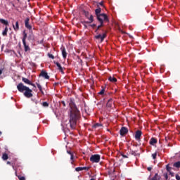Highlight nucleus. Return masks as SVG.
Returning a JSON list of instances; mask_svg holds the SVG:
<instances>
[{
    "instance_id": "51",
    "label": "nucleus",
    "mask_w": 180,
    "mask_h": 180,
    "mask_svg": "<svg viewBox=\"0 0 180 180\" xmlns=\"http://www.w3.org/2000/svg\"><path fill=\"white\" fill-rule=\"evenodd\" d=\"M16 174H17V172H16V170H15V175H16Z\"/></svg>"
},
{
    "instance_id": "18",
    "label": "nucleus",
    "mask_w": 180,
    "mask_h": 180,
    "mask_svg": "<svg viewBox=\"0 0 180 180\" xmlns=\"http://www.w3.org/2000/svg\"><path fill=\"white\" fill-rule=\"evenodd\" d=\"M0 23H2L3 25H6V26H8V25H9V23L8 22V20H6L2 18H0Z\"/></svg>"
},
{
    "instance_id": "11",
    "label": "nucleus",
    "mask_w": 180,
    "mask_h": 180,
    "mask_svg": "<svg viewBox=\"0 0 180 180\" xmlns=\"http://www.w3.org/2000/svg\"><path fill=\"white\" fill-rule=\"evenodd\" d=\"M141 137V131H137L135 134V139L136 140H140V138Z\"/></svg>"
},
{
    "instance_id": "21",
    "label": "nucleus",
    "mask_w": 180,
    "mask_h": 180,
    "mask_svg": "<svg viewBox=\"0 0 180 180\" xmlns=\"http://www.w3.org/2000/svg\"><path fill=\"white\" fill-rule=\"evenodd\" d=\"M27 37V34H26V32H24L23 33V37H22V43L26 42V39Z\"/></svg>"
},
{
    "instance_id": "29",
    "label": "nucleus",
    "mask_w": 180,
    "mask_h": 180,
    "mask_svg": "<svg viewBox=\"0 0 180 180\" xmlns=\"http://www.w3.org/2000/svg\"><path fill=\"white\" fill-rule=\"evenodd\" d=\"M48 57L52 60H54V56L51 53H48Z\"/></svg>"
},
{
    "instance_id": "39",
    "label": "nucleus",
    "mask_w": 180,
    "mask_h": 180,
    "mask_svg": "<svg viewBox=\"0 0 180 180\" xmlns=\"http://www.w3.org/2000/svg\"><path fill=\"white\" fill-rule=\"evenodd\" d=\"M102 26H103V23H101V25L98 26V29H99L100 27H102Z\"/></svg>"
},
{
    "instance_id": "14",
    "label": "nucleus",
    "mask_w": 180,
    "mask_h": 180,
    "mask_svg": "<svg viewBox=\"0 0 180 180\" xmlns=\"http://www.w3.org/2000/svg\"><path fill=\"white\" fill-rule=\"evenodd\" d=\"M62 56L63 58H67V51H65V48H62Z\"/></svg>"
},
{
    "instance_id": "24",
    "label": "nucleus",
    "mask_w": 180,
    "mask_h": 180,
    "mask_svg": "<svg viewBox=\"0 0 180 180\" xmlns=\"http://www.w3.org/2000/svg\"><path fill=\"white\" fill-rule=\"evenodd\" d=\"M16 176H18L19 180H26V178L25 176H22V175H18V174H16Z\"/></svg>"
},
{
    "instance_id": "48",
    "label": "nucleus",
    "mask_w": 180,
    "mask_h": 180,
    "mask_svg": "<svg viewBox=\"0 0 180 180\" xmlns=\"http://www.w3.org/2000/svg\"><path fill=\"white\" fill-rule=\"evenodd\" d=\"M63 106H65V103L64 101H63Z\"/></svg>"
},
{
    "instance_id": "41",
    "label": "nucleus",
    "mask_w": 180,
    "mask_h": 180,
    "mask_svg": "<svg viewBox=\"0 0 180 180\" xmlns=\"http://www.w3.org/2000/svg\"><path fill=\"white\" fill-rule=\"evenodd\" d=\"M169 172V174H170L171 176H174V173H173V172Z\"/></svg>"
},
{
    "instance_id": "17",
    "label": "nucleus",
    "mask_w": 180,
    "mask_h": 180,
    "mask_svg": "<svg viewBox=\"0 0 180 180\" xmlns=\"http://www.w3.org/2000/svg\"><path fill=\"white\" fill-rule=\"evenodd\" d=\"M108 79L110 81V82H117V79L113 76H110L108 77Z\"/></svg>"
},
{
    "instance_id": "43",
    "label": "nucleus",
    "mask_w": 180,
    "mask_h": 180,
    "mask_svg": "<svg viewBox=\"0 0 180 180\" xmlns=\"http://www.w3.org/2000/svg\"><path fill=\"white\" fill-rule=\"evenodd\" d=\"M98 5H101V6H103V2H100V3L98 4Z\"/></svg>"
},
{
    "instance_id": "8",
    "label": "nucleus",
    "mask_w": 180,
    "mask_h": 180,
    "mask_svg": "<svg viewBox=\"0 0 180 180\" xmlns=\"http://www.w3.org/2000/svg\"><path fill=\"white\" fill-rule=\"evenodd\" d=\"M127 131H129L127 130V128L126 127H122L120 131V135L121 136H124V134H127Z\"/></svg>"
},
{
    "instance_id": "31",
    "label": "nucleus",
    "mask_w": 180,
    "mask_h": 180,
    "mask_svg": "<svg viewBox=\"0 0 180 180\" xmlns=\"http://www.w3.org/2000/svg\"><path fill=\"white\" fill-rule=\"evenodd\" d=\"M84 14L85 15L86 18L89 16V13L88 11H84Z\"/></svg>"
},
{
    "instance_id": "5",
    "label": "nucleus",
    "mask_w": 180,
    "mask_h": 180,
    "mask_svg": "<svg viewBox=\"0 0 180 180\" xmlns=\"http://www.w3.org/2000/svg\"><path fill=\"white\" fill-rule=\"evenodd\" d=\"M95 37L97 40H100V43H102V41H103V40L105 39V37H106V33L96 35Z\"/></svg>"
},
{
    "instance_id": "13",
    "label": "nucleus",
    "mask_w": 180,
    "mask_h": 180,
    "mask_svg": "<svg viewBox=\"0 0 180 180\" xmlns=\"http://www.w3.org/2000/svg\"><path fill=\"white\" fill-rule=\"evenodd\" d=\"M13 27L15 32H18L19 30V22H15V25H13Z\"/></svg>"
},
{
    "instance_id": "47",
    "label": "nucleus",
    "mask_w": 180,
    "mask_h": 180,
    "mask_svg": "<svg viewBox=\"0 0 180 180\" xmlns=\"http://www.w3.org/2000/svg\"><path fill=\"white\" fill-rule=\"evenodd\" d=\"M2 75V70H0V75Z\"/></svg>"
},
{
    "instance_id": "16",
    "label": "nucleus",
    "mask_w": 180,
    "mask_h": 180,
    "mask_svg": "<svg viewBox=\"0 0 180 180\" xmlns=\"http://www.w3.org/2000/svg\"><path fill=\"white\" fill-rule=\"evenodd\" d=\"M150 144L151 146H154V144H157V139H155V138H151L150 141Z\"/></svg>"
},
{
    "instance_id": "1",
    "label": "nucleus",
    "mask_w": 180,
    "mask_h": 180,
    "mask_svg": "<svg viewBox=\"0 0 180 180\" xmlns=\"http://www.w3.org/2000/svg\"><path fill=\"white\" fill-rule=\"evenodd\" d=\"M78 119H79V110H78L77 107H74L70 111V124L71 129H75Z\"/></svg>"
},
{
    "instance_id": "19",
    "label": "nucleus",
    "mask_w": 180,
    "mask_h": 180,
    "mask_svg": "<svg viewBox=\"0 0 180 180\" xmlns=\"http://www.w3.org/2000/svg\"><path fill=\"white\" fill-rule=\"evenodd\" d=\"M68 154H70V160H71V164L74 162V154L70 151H68Z\"/></svg>"
},
{
    "instance_id": "3",
    "label": "nucleus",
    "mask_w": 180,
    "mask_h": 180,
    "mask_svg": "<svg viewBox=\"0 0 180 180\" xmlns=\"http://www.w3.org/2000/svg\"><path fill=\"white\" fill-rule=\"evenodd\" d=\"M97 19L101 24L103 23V22H109V18H108V15L105 13H101L100 15H98Z\"/></svg>"
},
{
    "instance_id": "25",
    "label": "nucleus",
    "mask_w": 180,
    "mask_h": 180,
    "mask_svg": "<svg viewBox=\"0 0 180 180\" xmlns=\"http://www.w3.org/2000/svg\"><path fill=\"white\" fill-rule=\"evenodd\" d=\"M87 18L90 20V23H92L94 22V15H90V16L87 17Z\"/></svg>"
},
{
    "instance_id": "33",
    "label": "nucleus",
    "mask_w": 180,
    "mask_h": 180,
    "mask_svg": "<svg viewBox=\"0 0 180 180\" xmlns=\"http://www.w3.org/2000/svg\"><path fill=\"white\" fill-rule=\"evenodd\" d=\"M152 157H153V160H155V158L157 157V153L152 154Z\"/></svg>"
},
{
    "instance_id": "2",
    "label": "nucleus",
    "mask_w": 180,
    "mask_h": 180,
    "mask_svg": "<svg viewBox=\"0 0 180 180\" xmlns=\"http://www.w3.org/2000/svg\"><path fill=\"white\" fill-rule=\"evenodd\" d=\"M17 89L19 91V92H24V96L26 98H32V96H33V94H32V89L23 85V83H19L17 85Z\"/></svg>"
},
{
    "instance_id": "46",
    "label": "nucleus",
    "mask_w": 180,
    "mask_h": 180,
    "mask_svg": "<svg viewBox=\"0 0 180 180\" xmlns=\"http://www.w3.org/2000/svg\"><path fill=\"white\" fill-rule=\"evenodd\" d=\"M131 154H132L133 155H136V152H132Z\"/></svg>"
},
{
    "instance_id": "45",
    "label": "nucleus",
    "mask_w": 180,
    "mask_h": 180,
    "mask_svg": "<svg viewBox=\"0 0 180 180\" xmlns=\"http://www.w3.org/2000/svg\"><path fill=\"white\" fill-rule=\"evenodd\" d=\"M7 164H8V165H11V164H12V163L11 162L8 161Z\"/></svg>"
},
{
    "instance_id": "20",
    "label": "nucleus",
    "mask_w": 180,
    "mask_h": 180,
    "mask_svg": "<svg viewBox=\"0 0 180 180\" xmlns=\"http://www.w3.org/2000/svg\"><path fill=\"white\" fill-rule=\"evenodd\" d=\"M101 11L102 10L101 9V8L96 9L95 13L96 15V18L101 15Z\"/></svg>"
},
{
    "instance_id": "30",
    "label": "nucleus",
    "mask_w": 180,
    "mask_h": 180,
    "mask_svg": "<svg viewBox=\"0 0 180 180\" xmlns=\"http://www.w3.org/2000/svg\"><path fill=\"white\" fill-rule=\"evenodd\" d=\"M42 106H44V108H48V106H49V103H47V102H44V103H42Z\"/></svg>"
},
{
    "instance_id": "4",
    "label": "nucleus",
    "mask_w": 180,
    "mask_h": 180,
    "mask_svg": "<svg viewBox=\"0 0 180 180\" xmlns=\"http://www.w3.org/2000/svg\"><path fill=\"white\" fill-rule=\"evenodd\" d=\"M90 161L91 162L98 163L101 161V155H92L90 158Z\"/></svg>"
},
{
    "instance_id": "10",
    "label": "nucleus",
    "mask_w": 180,
    "mask_h": 180,
    "mask_svg": "<svg viewBox=\"0 0 180 180\" xmlns=\"http://www.w3.org/2000/svg\"><path fill=\"white\" fill-rule=\"evenodd\" d=\"M30 20V19H29V18H27L25 20V27H27V29H32V26L30 25H29V21Z\"/></svg>"
},
{
    "instance_id": "36",
    "label": "nucleus",
    "mask_w": 180,
    "mask_h": 180,
    "mask_svg": "<svg viewBox=\"0 0 180 180\" xmlns=\"http://www.w3.org/2000/svg\"><path fill=\"white\" fill-rule=\"evenodd\" d=\"M164 176H165L166 180H168V174L164 173Z\"/></svg>"
},
{
    "instance_id": "26",
    "label": "nucleus",
    "mask_w": 180,
    "mask_h": 180,
    "mask_svg": "<svg viewBox=\"0 0 180 180\" xmlns=\"http://www.w3.org/2000/svg\"><path fill=\"white\" fill-rule=\"evenodd\" d=\"M36 84H37V88L39 89L40 92H41V94H43L41 85H40L39 83H36Z\"/></svg>"
},
{
    "instance_id": "27",
    "label": "nucleus",
    "mask_w": 180,
    "mask_h": 180,
    "mask_svg": "<svg viewBox=\"0 0 180 180\" xmlns=\"http://www.w3.org/2000/svg\"><path fill=\"white\" fill-rule=\"evenodd\" d=\"M174 167H175L176 168H180V161L175 162L174 164Z\"/></svg>"
},
{
    "instance_id": "12",
    "label": "nucleus",
    "mask_w": 180,
    "mask_h": 180,
    "mask_svg": "<svg viewBox=\"0 0 180 180\" xmlns=\"http://www.w3.org/2000/svg\"><path fill=\"white\" fill-rule=\"evenodd\" d=\"M112 106H113V100H112V98H110L107 103V108H112Z\"/></svg>"
},
{
    "instance_id": "7",
    "label": "nucleus",
    "mask_w": 180,
    "mask_h": 180,
    "mask_svg": "<svg viewBox=\"0 0 180 180\" xmlns=\"http://www.w3.org/2000/svg\"><path fill=\"white\" fill-rule=\"evenodd\" d=\"M40 77H43V78H45V79H49L50 78V76L47 74L46 71L42 70L40 73Z\"/></svg>"
},
{
    "instance_id": "9",
    "label": "nucleus",
    "mask_w": 180,
    "mask_h": 180,
    "mask_svg": "<svg viewBox=\"0 0 180 180\" xmlns=\"http://www.w3.org/2000/svg\"><path fill=\"white\" fill-rule=\"evenodd\" d=\"M55 64L56 65V67H58V70H59L62 74H64V70L63 69V67H61V64L58 62H56Z\"/></svg>"
},
{
    "instance_id": "49",
    "label": "nucleus",
    "mask_w": 180,
    "mask_h": 180,
    "mask_svg": "<svg viewBox=\"0 0 180 180\" xmlns=\"http://www.w3.org/2000/svg\"><path fill=\"white\" fill-rule=\"evenodd\" d=\"M1 134H2V132L0 131V136H1Z\"/></svg>"
},
{
    "instance_id": "37",
    "label": "nucleus",
    "mask_w": 180,
    "mask_h": 180,
    "mask_svg": "<svg viewBox=\"0 0 180 180\" xmlns=\"http://www.w3.org/2000/svg\"><path fill=\"white\" fill-rule=\"evenodd\" d=\"M104 92H105L104 90H101L99 94L100 95H103Z\"/></svg>"
},
{
    "instance_id": "28",
    "label": "nucleus",
    "mask_w": 180,
    "mask_h": 180,
    "mask_svg": "<svg viewBox=\"0 0 180 180\" xmlns=\"http://www.w3.org/2000/svg\"><path fill=\"white\" fill-rule=\"evenodd\" d=\"M94 127L95 129L98 128V127H102V124H99V123H96L94 125Z\"/></svg>"
},
{
    "instance_id": "50",
    "label": "nucleus",
    "mask_w": 180,
    "mask_h": 180,
    "mask_svg": "<svg viewBox=\"0 0 180 180\" xmlns=\"http://www.w3.org/2000/svg\"><path fill=\"white\" fill-rule=\"evenodd\" d=\"M90 180H95L94 179H90Z\"/></svg>"
},
{
    "instance_id": "38",
    "label": "nucleus",
    "mask_w": 180,
    "mask_h": 180,
    "mask_svg": "<svg viewBox=\"0 0 180 180\" xmlns=\"http://www.w3.org/2000/svg\"><path fill=\"white\" fill-rule=\"evenodd\" d=\"M176 179L180 180V176L178 174L176 175Z\"/></svg>"
},
{
    "instance_id": "22",
    "label": "nucleus",
    "mask_w": 180,
    "mask_h": 180,
    "mask_svg": "<svg viewBox=\"0 0 180 180\" xmlns=\"http://www.w3.org/2000/svg\"><path fill=\"white\" fill-rule=\"evenodd\" d=\"M8 154L4 153L2 155V160H4V161H6V160H8Z\"/></svg>"
},
{
    "instance_id": "40",
    "label": "nucleus",
    "mask_w": 180,
    "mask_h": 180,
    "mask_svg": "<svg viewBox=\"0 0 180 180\" xmlns=\"http://www.w3.org/2000/svg\"><path fill=\"white\" fill-rule=\"evenodd\" d=\"M122 156L123 157V158H127V155L122 154Z\"/></svg>"
},
{
    "instance_id": "34",
    "label": "nucleus",
    "mask_w": 180,
    "mask_h": 180,
    "mask_svg": "<svg viewBox=\"0 0 180 180\" xmlns=\"http://www.w3.org/2000/svg\"><path fill=\"white\" fill-rule=\"evenodd\" d=\"M166 169L168 172H171V167H169V166L167 165Z\"/></svg>"
},
{
    "instance_id": "42",
    "label": "nucleus",
    "mask_w": 180,
    "mask_h": 180,
    "mask_svg": "<svg viewBox=\"0 0 180 180\" xmlns=\"http://www.w3.org/2000/svg\"><path fill=\"white\" fill-rule=\"evenodd\" d=\"M13 168L15 169V171H16V169H15V165H13V163L11 164Z\"/></svg>"
},
{
    "instance_id": "15",
    "label": "nucleus",
    "mask_w": 180,
    "mask_h": 180,
    "mask_svg": "<svg viewBox=\"0 0 180 180\" xmlns=\"http://www.w3.org/2000/svg\"><path fill=\"white\" fill-rule=\"evenodd\" d=\"M22 43L25 48V51H30V47H29V45L26 44V42Z\"/></svg>"
},
{
    "instance_id": "44",
    "label": "nucleus",
    "mask_w": 180,
    "mask_h": 180,
    "mask_svg": "<svg viewBox=\"0 0 180 180\" xmlns=\"http://www.w3.org/2000/svg\"><path fill=\"white\" fill-rule=\"evenodd\" d=\"M151 169H153L152 167H148V171H151Z\"/></svg>"
},
{
    "instance_id": "23",
    "label": "nucleus",
    "mask_w": 180,
    "mask_h": 180,
    "mask_svg": "<svg viewBox=\"0 0 180 180\" xmlns=\"http://www.w3.org/2000/svg\"><path fill=\"white\" fill-rule=\"evenodd\" d=\"M3 36H6L8 34V27H5V30L2 32Z\"/></svg>"
},
{
    "instance_id": "6",
    "label": "nucleus",
    "mask_w": 180,
    "mask_h": 180,
    "mask_svg": "<svg viewBox=\"0 0 180 180\" xmlns=\"http://www.w3.org/2000/svg\"><path fill=\"white\" fill-rule=\"evenodd\" d=\"M22 81H23L25 82V84H27V85H31L32 86H34V88H36V85L33 83H32V82H30V80H29V79L25 78V77H22Z\"/></svg>"
},
{
    "instance_id": "32",
    "label": "nucleus",
    "mask_w": 180,
    "mask_h": 180,
    "mask_svg": "<svg viewBox=\"0 0 180 180\" xmlns=\"http://www.w3.org/2000/svg\"><path fill=\"white\" fill-rule=\"evenodd\" d=\"M75 171H77V172H79V171H83V170H82V167H77V168L75 169Z\"/></svg>"
},
{
    "instance_id": "35",
    "label": "nucleus",
    "mask_w": 180,
    "mask_h": 180,
    "mask_svg": "<svg viewBox=\"0 0 180 180\" xmlns=\"http://www.w3.org/2000/svg\"><path fill=\"white\" fill-rule=\"evenodd\" d=\"M82 170L84 171V169H85L86 171H89V167H82Z\"/></svg>"
}]
</instances>
